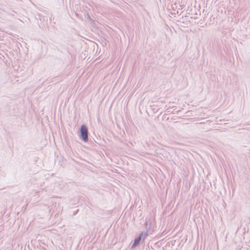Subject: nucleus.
<instances>
[{"mask_svg":"<svg viewBox=\"0 0 250 250\" xmlns=\"http://www.w3.org/2000/svg\"><path fill=\"white\" fill-rule=\"evenodd\" d=\"M145 226L146 227V231L144 233V234L143 233V240H144L148 236V230H149V228H147V225H148V222H146L145 223Z\"/></svg>","mask_w":250,"mask_h":250,"instance_id":"nucleus-3","label":"nucleus"},{"mask_svg":"<svg viewBox=\"0 0 250 250\" xmlns=\"http://www.w3.org/2000/svg\"><path fill=\"white\" fill-rule=\"evenodd\" d=\"M248 219L249 220V221H250V218H248Z\"/></svg>","mask_w":250,"mask_h":250,"instance_id":"nucleus-4","label":"nucleus"},{"mask_svg":"<svg viewBox=\"0 0 250 250\" xmlns=\"http://www.w3.org/2000/svg\"><path fill=\"white\" fill-rule=\"evenodd\" d=\"M143 236V232H142L139 234V235L137 237H136L135 238V239L134 240V242L131 247V249L135 248L136 247L138 246L140 244Z\"/></svg>","mask_w":250,"mask_h":250,"instance_id":"nucleus-2","label":"nucleus"},{"mask_svg":"<svg viewBox=\"0 0 250 250\" xmlns=\"http://www.w3.org/2000/svg\"><path fill=\"white\" fill-rule=\"evenodd\" d=\"M88 128L85 125H82L79 129V138L84 142L88 141Z\"/></svg>","mask_w":250,"mask_h":250,"instance_id":"nucleus-1","label":"nucleus"}]
</instances>
